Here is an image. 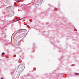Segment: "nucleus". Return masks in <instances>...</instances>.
Returning <instances> with one entry per match:
<instances>
[{"mask_svg": "<svg viewBox=\"0 0 79 79\" xmlns=\"http://www.w3.org/2000/svg\"><path fill=\"white\" fill-rule=\"evenodd\" d=\"M24 32V30L22 29L19 30L18 31V33H20V32Z\"/></svg>", "mask_w": 79, "mask_h": 79, "instance_id": "obj_1", "label": "nucleus"}, {"mask_svg": "<svg viewBox=\"0 0 79 79\" xmlns=\"http://www.w3.org/2000/svg\"><path fill=\"white\" fill-rule=\"evenodd\" d=\"M77 74H79V73H76V75H77Z\"/></svg>", "mask_w": 79, "mask_h": 79, "instance_id": "obj_2", "label": "nucleus"}, {"mask_svg": "<svg viewBox=\"0 0 79 79\" xmlns=\"http://www.w3.org/2000/svg\"><path fill=\"white\" fill-rule=\"evenodd\" d=\"M4 52H2V55H4Z\"/></svg>", "mask_w": 79, "mask_h": 79, "instance_id": "obj_3", "label": "nucleus"}, {"mask_svg": "<svg viewBox=\"0 0 79 79\" xmlns=\"http://www.w3.org/2000/svg\"><path fill=\"white\" fill-rule=\"evenodd\" d=\"M1 79H3V78H1Z\"/></svg>", "mask_w": 79, "mask_h": 79, "instance_id": "obj_4", "label": "nucleus"}, {"mask_svg": "<svg viewBox=\"0 0 79 79\" xmlns=\"http://www.w3.org/2000/svg\"><path fill=\"white\" fill-rule=\"evenodd\" d=\"M72 65V66H73V65H73H73Z\"/></svg>", "mask_w": 79, "mask_h": 79, "instance_id": "obj_5", "label": "nucleus"}, {"mask_svg": "<svg viewBox=\"0 0 79 79\" xmlns=\"http://www.w3.org/2000/svg\"><path fill=\"white\" fill-rule=\"evenodd\" d=\"M21 19H20L19 20H21Z\"/></svg>", "mask_w": 79, "mask_h": 79, "instance_id": "obj_6", "label": "nucleus"}]
</instances>
